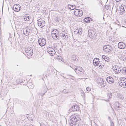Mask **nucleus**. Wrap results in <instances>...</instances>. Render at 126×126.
Returning <instances> with one entry per match:
<instances>
[{
  "instance_id": "6e6552de",
  "label": "nucleus",
  "mask_w": 126,
  "mask_h": 126,
  "mask_svg": "<svg viewBox=\"0 0 126 126\" xmlns=\"http://www.w3.org/2000/svg\"><path fill=\"white\" fill-rule=\"evenodd\" d=\"M74 13L75 15L79 17L82 16L83 15L82 11L79 9H75Z\"/></svg>"
},
{
  "instance_id": "c9c22d12",
  "label": "nucleus",
  "mask_w": 126,
  "mask_h": 126,
  "mask_svg": "<svg viewBox=\"0 0 126 126\" xmlns=\"http://www.w3.org/2000/svg\"><path fill=\"white\" fill-rule=\"evenodd\" d=\"M123 72L125 74H126V69L125 68L123 69Z\"/></svg>"
},
{
  "instance_id": "4c0bfd02",
  "label": "nucleus",
  "mask_w": 126,
  "mask_h": 126,
  "mask_svg": "<svg viewBox=\"0 0 126 126\" xmlns=\"http://www.w3.org/2000/svg\"><path fill=\"white\" fill-rule=\"evenodd\" d=\"M41 126H46L44 124H43L41 125H40Z\"/></svg>"
},
{
  "instance_id": "aec40b11",
  "label": "nucleus",
  "mask_w": 126,
  "mask_h": 126,
  "mask_svg": "<svg viewBox=\"0 0 126 126\" xmlns=\"http://www.w3.org/2000/svg\"><path fill=\"white\" fill-rule=\"evenodd\" d=\"M79 107L77 105H75L72 107V110L73 111L78 110H79Z\"/></svg>"
},
{
  "instance_id": "49530a36",
  "label": "nucleus",
  "mask_w": 126,
  "mask_h": 126,
  "mask_svg": "<svg viewBox=\"0 0 126 126\" xmlns=\"http://www.w3.org/2000/svg\"><path fill=\"white\" fill-rule=\"evenodd\" d=\"M105 101H107V100H106Z\"/></svg>"
},
{
  "instance_id": "a211bd4d",
  "label": "nucleus",
  "mask_w": 126,
  "mask_h": 126,
  "mask_svg": "<svg viewBox=\"0 0 126 126\" xmlns=\"http://www.w3.org/2000/svg\"><path fill=\"white\" fill-rule=\"evenodd\" d=\"M118 47L120 49H124L126 46L125 44L122 42H119L118 44Z\"/></svg>"
},
{
  "instance_id": "393cba45",
  "label": "nucleus",
  "mask_w": 126,
  "mask_h": 126,
  "mask_svg": "<svg viewBox=\"0 0 126 126\" xmlns=\"http://www.w3.org/2000/svg\"><path fill=\"white\" fill-rule=\"evenodd\" d=\"M102 64L101 63H100L99 61H97L96 63V65H94L95 66H99L100 68H101L102 67V66L101 65Z\"/></svg>"
},
{
  "instance_id": "412c9836",
  "label": "nucleus",
  "mask_w": 126,
  "mask_h": 126,
  "mask_svg": "<svg viewBox=\"0 0 126 126\" xmlns=\"http://www.w3.org/2000/svg\"><path fill=\"white\" fill-rule=\"evenodd\" d=\"M122 105L118 103V104H116L115 108L118 110H120L121 108H122Z\"/></svg>"
},
{
  "instance_id": "7c9ffc66",
  "label": "nucleus",
  "mask_w": 126,
  "mask_h": 126,
  "mask_svg": "<svg viewBox=\"0 0 126 126\" xmlns=\"http://www.w3.org/2000/svg\"><path fill=\"white\" fill-rule=\"evenodd\" d=\"M107 95L109 98H110L112 96V94L111 93H109L107 94Z\"/></svg>"
},
{
  "instance_id": "72a5a7b5",
  "label": "nucleus",
  "mask_w": 126,
  "mask_h": 126,
  "mask_svg": "<svg viewBox=\"0 0 126 126\" xmlns=\"http://www.w3.org/2000/svg\"><path fill=\"white\" fill-rule=\"evenodd\" d=\"M26 18L27 19V21H29L30 20L31 18V16H26Z\"/></svg>"
},
{
  "instance_id": "5701e85b",
  "label": "nucleus",
  "mask_w": 126,
  "mask_h": 126,
  "mask_svg": "<svg viewBox=\"0 0 126 126\" xmlns=\"http://www.w3.org/2000/svg\"><path fill=\"white\" fill-rule=\"evenodd\" d=\"M99 61V59L97 58H95L93 60V63L94 65H96V63Z\"/></svg>"
},
{
  "instance_id": "79ce46f5",
  "label": "nucleus",
  "mask_w": 126,
  "mask_h": 126,
  "mask_svg": "<svg viewBox=\"0 0 126 126\" xmlns=\"http://www.w3.org/2000/svg\"><path fill=\"white\" fill-rule=\"evenodd\" d=\"M116 2H119L121 1V0H115Z\"/></svg>"
},
{
  "instance_id": "a878e982",
  "label": "nucleus",
  "mask_w": 126,
  "mask_h": 126,
  "mask_svg": "<svg viewBox=\"0 0 126 126\" xmlns=\"http://www.w3.org/2000/svg\"><path fill=\"white\" fill-rule=\"evenodd\" d=\"M28 87L29 88L31 89H33L34 87L33 85L31 83H30L29 84H28Z\"/></svg>"
},
{
  "instance_id": "c03bdc74",
  "label": "nucleus",
  "mask_w": 126,
  "mask_h": 126,
  "mask_svg": "<svg viewBox=\"0 0 126 126\" xmlns=\"http://www.w3.org/2000/svg\"><path fill=\"white\" fill-rule=\"evenodd\" d=\"M65 91V89L64 90H63V92H64Z\"/></svg>"
},
{
  "instance_id": "cd10ccee",
  "label": "nucleus",
  "mask_w": 126,
  "mask_h": 126,
  "mask_svg": "<svg viewBox=\"0 0 126 126\" xmlns=\"http://www.w3.org/2000/svg\"><path fill=\"white\" fill-rule=\"evenodd\" d=\"M91 19V18L90 17H87V18H85L84 20L85 21H87V20L88 21L87 22H90V20Z\"/></svg>"
},
{
  "instance_id": "de8ad7c7",
  "label": "nucleus",
  "mask_w": 126,
  "mask_h": 126,
  "mask_svg": "<svg viewBox=\"0 0 126 126\" xmlns=\"http://www.w3.org/2000/svg\"><path fill=\"white\" fill-rule=\"evenodd\" d=\"M0 126H1V125H0Z\"/></svg>"
},
{
  "instance_id": "423d86ee",
  "label": "nucleus",
  "mask_w": 126,
  "mask_h": 126,
  "mask_svg": "<svg viewBox=\"0 0 126 126\" xmlns=\"http://www.w3.org/2000/svg\"><path fill=\"white\" fill-rule=\"evenodd\" d=\"M47 51L51 56L54 55L56 53L55 50L52 47H48L47 48Z\"/></svg>"
},
{
  "instance_id": "c756f323",
  "label": "nucleus",
  "mask_w": 126,
  "mask_h": 126,
  "mask_svg": "<svg viewBox=\"0 0 126 126\" xmlns=\"http://www.w3.org/2000/svg\"><path fill=\"white\" fill-rule=\"evenodd\" d=\"M75 8V5H71V7H69V9L71 10H74Z\"/></svg>"
},
{
  "instance_id": "f8f14e48",
  "label": "nucleus",
  "mask_w": 126,
  "mask_h": 126,
  "mask_svg": "<svg viewBox=\"0 0 126 126\" xmlns=\"http://www.w3.org/2000/svg\"><path fill=\"white\" fill-rule=\"evenodd\" d=\"M13 8L15 11L18 12L20 10V6L18 4H16L14 5Z\"/></svg>"
},
{
  "instance_id": "c85d7f7f",
  "label": "nucleus",
  "mask_w": 126,
  "mask_h": 126,
  "mask_svg": "<svg viewBox=\"0 0 126 126\" xmlns=\"http://www.w3.org/2000/svg\"><path fill=\"white\" fill-rule=\"evenodd\" d=\"M119 58L121 60L123 61H124L125 59L124 57L121 56H118Z\"/></svg>"
},
{
  "instance_id": "bb28decb",
  "label": "nucleus",
  "mask_w": 126,
  "mask_h": 126,
  "mask_svg": "<svg viewBox=\"0 0 126 126\" xmlns=\"http://www.w3.org/2000/svg\"><path fill=\"white\" fill-rule=\"evenodd\" d=\"M82 33V29L81 28H79V30L78 32V33L79 34H81Z\"/></svg>"
},
{
  "instance_id": "473e14b6",
  "label": "nucleus",
  "mask_w": 126,
  "mask_h": 126,
  "mask_svg": "<svg viewBox=\"0 0 126 126\" xmlns=\"http://www.w3.org/2000/svg\"><path fill=\"white\" fill-rule=\"evenodd\" d=\"M76 122H74L73 123H70V124H72V126H77V124L76 123Z\"/></svg>"
},
{
  "instance_id": "ddd939ff",
  "label": "nucleus",
  "mask_w": 126,
  "mask_h": 126,
  "mask_svg": "<svg viewBox=\"0 0 126 126\" xmlns=\"http://www.w3.org/2000/svg\"><path fill=\"white\" fill-rule=\"evenodd\" d=\"M98 83H99L100 85L102 87H104L106 85L105 83H104V81L103 80V79L100 78H98L97 80Z\"/></svg>"
},
{
  "instance_id": "0eeeda50",
  "label": "nucleus",
  "mask_w": 126,
  "mask_h": 126,
  "mask_svg": "<svg viewBox=\"0 0 126 126\" xmlns=\"http://www.w3.org/2000/svg\"><path fill=\"white\" fill-rule=\"evenodd\" d=\"M79 118L78 117L74 115H72L70 116V123H73L74 122H77L78 120L79 121Z\"/></svg>"
},
{
  "instance_id": "58836bf2",
  "label": "nucleus",
  "mask_w": 126,
  "mask_h": 126,
  "mask_svg": "<svg viewBox=\"0 0 126 126\" xmlns=\"http://www.w3.org/2000/svg\"><path fill=\"white\" fill-rule=\"evenodd\" d=\"M24 19L25 20L27 21V18H26V16L24 18Z\"/></svg>"
},
{
  "instance_id": "2eb2a0df",
  "label": "nucleus",
  "mask_w": 126,
  "mask_h": 126,
  "mask_svg": "<svg viewBox=\"0 0 126 126\" xmlns=\"http://www.w3.org/2000/svg\"><path fill=\"white\" fill-rule=\"evenodd\" d=\"M126 79H125L126 80H122L119 82V85L121 87L125 88L126 87Z\"/></svg>"
},
{
  "instance_id": "a19ab883",
  "label": "nucleus",
  "mask_w": 126,
  "mask_h": 126,
  "mask_svg": "<svg viewBox=\"0 0 126 126\" xmlns=\"http://www.w3.org/2000/svg\"><path fill=\"white\" fill-rule=\"evenodd\" d=\"M71 5H68V7L69 8V7H71Z\"/></svg>"
},
{
  "instance_id": "9d476101",
  "label": "nucleus",
  "mask_w": 126,
  "mask_h": 126,
  "mask_svg": "<svg viewBox=\"0 0 126 126\" xmlns=\"http://www.w3.org/2000/svg\"><path fill=\"white\" fill-rule=\"evenodd\" d=\"M61 36L64 42L66 41L68 39V36L67 34L65 33L64 32L61 33Z\"/></svg>"
},
{
  "instance_id": "f704fd0d",
  "label": "nucleus",
  "mask_w": 126,
  "mask_h": 126,
  "mask_svg": "<svg viewBox=\"0 0 126 126\" xmlns=\"http://www.w3.org/2000/svg\"><path fill=\"white\" fill-rule=\"evenodd\" d=\"M86 90L88 91H90L91 90V89L90 87H87L86 88Z\"/></svg>"
},
{
  "instance_id": "a18cd8bd",
  "label": "nucleus",
  "mask_w": 126,
  "mask_h": 126,
  "mask_svg": "<svg viewBox=\"0 0 126 126\" xmlns=\"http://www.w3.org/2000/svg\"><path fill=\"white\" fill-rule=\"evenodd\" d=\"M61 61H62V59H61Z\"/></svg>"
},
{
  "instance_id": "20e7f679",
  "label": "nucleus",
  "mask_w": 126,
  "mask_h": 126,
  "mask_svg": "<svg viewBox=\"0 0 126 126\" xmlns=\"http://www.w3.org/2000/svg\"><path fill=\"white\" fill-rule=\"evenodd\" d=\"M39 45L41 47L45 46L46 43V39L43 38L39 39L38 41Z\"/></svg>"
},
{
  "instance_id": "b1692460",
  "label": "nucleus",
  "mask_w": 126,
  "mask_h": 126,
  "mask_svg": "<svg viewBox=\"0 0 126 126\" xmlns=\"http://www.w3.org/2000/svg\"><path fill=\"white\" fill-rule=\"evenodd\" d=\"M117 97L118 98H119L121 100H122L124 98L123 96L120 94H117Z\"/></svg>"
},
{
  "instance_id": "f257e3e1",
  "label": "nucleus",
  "mask_w": 126,
  "mask_h": 126,
  "mask_svg": "<svg viewBox=\"0 0 126 126\" xmlns=\"http://www.w3.org/2000/svg\"><path fill=\"white\" fill-rule=\"evenodd\" d=\"M59 32L57 30H53L51 32L52 37L56 40H59Z\"/></svg>"
},
{
  "instance_id": "7ed1b4c3",
  "label": "nucleus",
  "mask_w": 126,
  "mask_h": 126,
  "mask_svg": "<svg viewBox=\"0 0 126 126\" xmlns=\"http://www.w3.org/2000/svg\"><path fill=\"white\" fill-rule=\"evenodd\" d=\"M70 67L74 69L77 74H81L83 72V69L81 67L77 66L74 67H72L71 66Z\"/></svg>"
},
{
  "instance_id": "ea45409f",
  "label": "nucleus",
  "mask_w": 126,
  "mask_h": 126,
  "mask_svg": "<svg viewBox=\"0 0 126 126\" xmlns=\"http://www.w3.org/2000/svg\"><path fill=\"white\" fill-rule=\"evenodd\" d=\"M82 93L83 94V95L82 94V96H83L84 95V92H83V91H82Z\"/></svg>"
},
{
  "instance_id": "f3484780",
  "label": "nucleus",
  "mask_w": 126,
  "mask_h": 126,
  "mask_svg": "<svg viewBox=\"0 0 126 126\" xmlns=\"http://www.w3.org/2000/svg\"><path fill=\"white\" fill-rule=\"evenodd\" d=\"M106 80L108 83L110 84H111L114 82L113 79L111 77H107L106 79Z\"/></svg>"
},
{
  "instance_id": "6ab92c4d",
  "label": "nucleus",
  "mask_w": 126,
  "mask_h": 126,
  "mask_svg": "<svg viewBox=\"0 0 126 126\" xmlns=\"http://www.w3.org/2000/svg\"><path fill=\"white\" fill-rule=\"evenodd\" d=\"M114 72L116 74H118L120 73L121 71V69L118 66H115V68L113 69Z\"/></svg>"
},
{
  "instance_id": "2f4dec72",
  "label": "nucleus",
  "mask_w": 126,
  "mask_h": 126,
  "mask_svg": "<svg viewBox=\"0 0 126 126\" xmlns=\"http://www.w3.org/2000/svg\"><path fill=\"white\" fill-rule=\"evenodd\" d=\"M105 7L106 9L108 10L110 7V6L109 5H105Z\"/></svg>"
},
{
  "instance_id": "37998d69",
  "label": "nucleus",
  "mask_w": 126,
  "mask_h": 126,
  "mask_svg": "<svg viewBox=\"0 0 126 126\" xmlns=\"http://www.w3.org/2000/svg\"><path fill=\"white\" fill-rule=\"evenodd\" d=\"M124 119H125V120H126V117L124 118Z\"/></svg>"
},
{
  "instance_id": "4be33fe9",
  "label": "nucleus",
  "mask_w": 126,
  "mask_h": 126,
  "mask_svg": "<svg viewBox=\"0 0 126 126\" xmlns=\"http://www.w3.org/2000/svg\"><path fill=\"white\" fill-rule=\"evenodd\" d=\"M102 58L103 59H104L105 61L107 62H109L110 61V59L109 58L105 56H102Z\"/></svg>"
},
{
  "instance_id": "4468645a",
  "label": "nucleus",
  "mask_w": 126,
  "mask_h": 126,
  "mask_svg": "<svg viewBox=\"0 0 126 126\" xmlns=\"http://www.w3.org/2000/svg\"><path fill=\"white\" fill-rule=\"evenodd\" d=\"M38 21V25L41 28L45 26V22L42 19H39Z\"/></svg>"
},
{
  "instance_id": "e433bc0d",
  "label": "nucleus",
  "mask_w": 126,
  "mask_h": 126,
  "mask_svg": "<svg viewBox=\"0 0 126 126\" xmlns=\"http://www.w3.org/2000/svg\"><path fill=\"white\" fill-rule=\"evenodd\" d=\"M114 123L112 122H111V125L110 126H113Z\"/></svg>"
},
{
  "instance_id": "9b49d317",
  "label": "nucleus",
  "mask_w": 126,
  "mask_h": 126,
  "mask_svg": "<svg viewBox=\"0 0 126 126\" xmlns=\"http://www.w3.org/2000/svg\"><path fill=\"white\" fill-rule=\"evenodd\" d=\"M25 52L29 56H31L33 54L32 49L31 48H27L26 49Z\"/></svg>"
},
{
  "instance_id": "1a4fd4ad",
  "label": "nucleus",
  "mask_w": 126,
  "mask_h": 126,
  "mask_svg": "<svg viewBox=\"0 0 126 126\" xmlns=\"http://www.w3.org/2000/svg\"><path fill=\"white\" fill-rule=\"evenodd\" d=\"M95 33L93 30H90L88 31V35L91 39H93V37L96 36Z\"/></svg>"
},
{
  "instance_id": "39448f33",
  "label": "nucleus",
  "mask_w": 126,
  "mask_h": 126,
  "mask_svg": "<svg viewBox=\"0 0 126 126\" xmlns=\"http://www.w3.org/2000/svg\"><path fill=\"white\" fill-rule=\"evenodd\" d=\"M104 51L106 52H111L112 50L111 46L109 45H106L104 46L103 48Z\"/></svg>"
},
{
  "instance_id": "f03ea898",
  "label": "nucleus",
  "mask_w": 126,
  "mask_h": 126,
  "mask_svg": "<svg viewBox=\"0 0 126 126\" xmlns=\"http://www.w3.org/2000/svg\"><path fill=\"white\" fill-rule=\"evenodd\" d=\"M126 7L125 5L122 4L119 7V12L121 15H122L124 13V16L126 18Z\"/></svg>"
},
{
  "instance_id": "dca6fc26",
  "label": "nucleus",
  "mask_w": 126,
  "mask_h": 126,
  "mask_svg": "<svg viewBox=\"0 0 126 126\" xmlns=\"http://www.w3.org/2000/svg\"><path fill=\"white\" fill-rule=\"evenodd\" d=\"M30 30L29 28H28L24 29L23 31L24 34L26 36H27L29 35L31 33L29 31Z\"/></svg>"
}]
</instances>
